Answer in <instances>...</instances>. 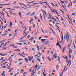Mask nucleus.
<instances>
[{
	"instance_id": "1",
	"label": "nucleus",
	"mask_w": 76,
	"mask_h": 76,
	"mask_svg": "<svg viewBox=\"0 0 76 76\" xmlns=\"http://www.w3.org/2000/svg\"><path fill=\"white\" fill-rule=\"evenodd\" d=\"M66 38L67 41H69V36L68 35H67V34H66Z\"/></svg>"
},
{
	"instance_id": "2",
	"label": "nucleus",
	"mask_w": 76,
	"mask_h": 76,
	"mask_svg": "<svg viewBox=\"0 0 76 76\" xmlns=\"http://www.w3.org/2000/svg\"><path fill=\"white\" fill-rule=\"evenodd\" d=\"M25 60L26 61V63H28V59H27V58H25Z\"/></svg>"
},
{
	"instance_id": "3",
	"label": "nucleus",
	"mask_w": 76,
	"mask_h": 76,
	"mask_svg": "<svg viewBox=\"0 0 76 76\" xmlns=\"http://www.w3.org/2000/svg\"><path fill=\"white\" fill-rule=\"evenodd\" d=\"M70 53H72V48H70L69 50V54H70Z\"/></svg>"
},
{
	"instance_id": "4",
	"label": "nucleus",
	"mask_w": 76,
	"mask_h": 76,
	"mask_svg": "<svg viewBox=\"0 0 76 76\" xmlns=\"http://www.w3.org/2000/svg\"><path fill=\"white\" fill-rule=\"evenodd\" d=\"M66 48V47H65L63 48V50H62V52H63V53H64V50H65V48Z\"/></svg>"
},
{
	"instance_id": "5",
	"label": "nucleus",
	"mask_w": 76,
	"mask_h": 76,
	"mask_svg": "<svg viewBox=\"0 0 76 76\" xmlns=\"http://www.w3.org/2000/svg\"><path fill=\"white\" fill-rule=\"evenodd\" d=\"M41 68V65H39L38 66L37 70H39Z\"/></svg>"
},
{
	"instance_id": "6",
	"label": "nucleus",
	"mask_w": 76,
	"mask_h": 76,
	"mask_svg": "<svg viewBox=\"0 0 76 76\" xmlns=\"http://www.w3.org/2000/svg\"><path fill=\"white\" fill-rule=\"evenodd\" d=\"M10 24L9 27H10V26H12V21H10Z\"/></svg>"
},
{
	"instance_id": "7",
	"label": "nucleus",
	"mask_w": 76,
	"mask_h": 76,
	"mask_svg": "<svg viewBox=\"0 0 76 76\" xmlns=\"http://www.w3.org/2000/svg\"><path fill=\"white\" fill-rule=\"evenodd\" d=\"M48 60H49V61H51V59H50V56H48Z\"/></svg>"
},
{
	"instance_id": "8",
	"label": "nucleus",
	"mask_w": 76,
	"mask_h": 76,
	"mask_svg": "<svg viewBox=\"0 0 76 76\" xmlns=\"http://www.w3.org/2000/svg\"><path fill=\"white\" fill-rule=\"evenodd\" d=\"M7 56V53H6L3 54V56Z\"/></svg>"
},
{
	"instance_id": "9",
	"label": "nucleus",
	"mask_w": 76,
	"mask_h": 76,
	"mask_svg": "<svg viewBox=\"0 0 76 76\" xmlns=\"http://www.w3.org/2000/svg\"><path fill=\"white\" fill-rule=\"evenodd\" d=\"M62 7H63V8H64V9H65V10H67V9H66V8H65V7H64V5H63L62 4Z\"/></svg>"
},
{
	"instance_id": "10",
	"label": "nucleus",
	"mask_w": 76,
	"mask_h": 76,
	"mask_svg": "<svg viewBox=\"0 0 76 76\" xmlns=\"http://www.w3.org/2000/svg\"><path fill=\"white\" fill-rule=\"evenodd\" d=\"M50 28L51 29V31H52V32H53V33L54 35H55V32H54V31L53 30V29H52V28Z\"/></svg>"
},
{
	"instance_id": "11",
	"label": "nucleus",
	"mask_w": 76,
	"mask_h": 76,
	"mask_svg": "<svg viewBox=\"0 0 76 76\" xmlns=\"http://www.w3.org/2000/svg\"><path fill=\"white\" fill-rule=\"evenodd\" d=\"M45 40H46V39H41V41H45Z\"/></svg>"
},
{
	"instance_id": "12",
	"label": "nucleus",
	"mask_w": 76,
	"mask_h": 76,
	"mask_svg": "<svg viewBox=\"0 0 76 76\" xmlns=\"http://www.w3.org/2000/svg\"><path fill=\"white\" fill-rule=\"evenodd\" d=\"M39 3H46V4L47 3V2H42V1H40Z\"/></svg>"
},
{
	"instance_id": "13",
	"label": "nucleus",
	"mask_w": 76,
	"mask_h": 76,
	"mask_svg": "<svg viewBox=\"0 0 76 76\" xmlns=\"http://www.w3.org/2000/svg\"><path fill=\"white\" fill-rule=\"evenodd\" d=\"M32 51H35V49L34 48H33L32 50H31Z\"/></svg>"
},
{
	"instance_id": "14",
	"label": "nucleus",
	"mask_w": 76,
	"mask_h": 76,
	"mask_svg": "<svg viewBox=\"0 0 76 76\" xmlns=\"http://www.w3.org/2000/svg\"><path fill=\"white\" fill-rule=\"evenodd\" d=\"M68 48H70V44L69 43H68Z\"/></svg>"
},
{
	"instance_id": "15",
	"label": "nucleus",
	"mask_w": 76,
	"mask_h": 76,
	"mask_svg": "<svg viewBox=\"0 0 76 76\" xmlns=\"http://www.w3.org/2000/svg\"><path fill=\"white\" fill-rule=\"evenodd\" d=\"M58 65H56V69H58Z\"/></svg>"
},
{
	"instance_id": "16",
	"label": "nucleus",
	"mask_w": 76,
	"mask_h": 76,
	"mask_svg": "<svg viewBox=\"0 0 76 76\" xmlns=\"http://www.w3.org/2000/svg\"><path fill=\"white\" fill-rule=\"evenodd\" d=\"M2 36H6V35H7L6 34H3L2 35Z\"/></svg>"
},
{
	"instance_id": "17",
	"label": "nucleus",
	"mask_w": 76,
	"mask_h": 76,
	"mask_svg": "<svg viewBox=\"0 0 76 76\" xmlns=\"http://www.w3.org/2000/svg\"><path fill=\"white\" fill-rule=\"evenodd\" d=\"M38 54H39V56H41V53L40 52L38 53Z\"/></svg>"
},
{
	"instance_id": "18",
	"label": "nucleus",
	"mask_w": 76,
	"mask_h": 76,
	"mask_svg": "<svg viewBox=\"0 0 76 76\" xmlns=\"http://www.w3.org/2000/svg\"><path fill=\"white\" fill-rule=\"evenodd\" d=\"M73 46H74V47H75V48H76V46H75V43H74H74H73Z\"/></svg>"
},
{
	"instance_id": "19",
	"label": "nucleus",
	"mask_w": 76,
	"mask_h": 76,
	"mask_svg": "<svg viewBox=\"0 0 76 76\" xmlns=\"http://www.w3.org/2000/svg\"><path fill=\"white\" fill-rule=\"evenodd\" d=\"M63 71H62V72L61 73L60 75H61V76H62V75H63Z\"/></svg>"
},
{
	"instance_id": "20",
	"label": "nucleus",
	"mask_w": 76,
	"mask_h": 76,
	"mask_svg": "<svg viewBox=\"0 0 76 76\" xmlns=\"http://www.w3.org/2000/svg\"><path fill=\"white\" fill-rule=\"evenodd\" d=\"M38 75H40V74H41V72H40V71H39V72H38Z\"/></svg>"
},
{
	"instance_id": "21",
	"label": "nucleus",
	"mask_w": 76,
	"mask_h": 76,
	"mask_svg": "<svg viewBox=\"0 0 76 76\" xmlns=\"http://www.w3.org/2000/svg\"><path fill=\"white\" fill-rule=\"evenodd\" d=\"M61 39L62 41H63V36H61Z\"/></svg>"
},
{
	"instance_id": "22",
	"label": "nucleus",
	"mask_w": 76,
	"mask_h": 76,
	"mask_svg": "<svg viewBox=\"0 0 76 76\" xmlns=\"http://www.w3.org/2000/svg\"><path fill=\"white\" fill-rule=\"evenodd\" d=\"M24 42V43H25V42H26V41L25 40H22V42Z\"/></svg>"
},
{
	"instance_id": "23",
	"label": "nucleus",
	"mask_w": 76,
	"mask_h": 76,
	"mask_svg": "<svg viewBox=\"0 0 76 76\" xmlns=\"http://www.w3.org/2000/svg\"><path fill=\"white\" fill-rule=\"evenodd\" d=\"M1 75H2V76H5V74H4V73H2V74H1Z\"/></svg>"
},
{
	"instance_id": "24",
	"label": "nucleus",
	"mask_w": 76,
	"mask_h": 76,
	"mask_svg": "<svg viewBox=\"0 0 76 76\" xmlns=\"http://www.w3.org/2000/svg\"><path fill=\"white\" fill-rule=\"evenodd\" d=\"M64 39L66 40V35H64Z\"/></svg>"
},
{
	"instance_id": "25",
	"label": "nucleus",
	"mask_w": 76,
	"mask_h": 76,
	"mask_svg": "<svg viewBox=\"0 0 76 76\" xmlns=\"http://www.w3.org/2000/svg\"><path fill=\"white\" fill-rule=\"evenodd\" d=\"M73 15H75V16H76V14L75 13H73L72 14V16H73Z\"/></svg>"
},
{
	"instance_id": "26",
	"label": "nucleus",
	"mask_w": 76,
	"mask_h": 76,
	"mask_svg": "<svg viewBox=\"0 0 76 76\" xmlns=\"http://www.w3.org/2000/svg\"><path fill=\"white\" fill-rule=\"evenodd\" d=\"M26 35V33L25 32H24L23 33V35Z\"/></svg>"
},
{
	"instance_id": "27",
	"label": "nucleus",
	"mask_w": 76,
	"mask_h": 76,
	"mask_svg": "<svg viewBox=\"0 0 76 76\" xmlns=\"http://www.w3.org/2000/svg\"><path fill=\"white\" fill-rule=\"evenodd\" d=\"M27 5L28 6V7H31V6H32L31 5L27 4Z\"/></svg>"
},
{
	"instance_id": "28",
	"label": "nucleus",
	"mask_w": 76,
	"mask_h": 76,
	"mask_svg": "<svg viewBox=\"0 0 76 76\" xmlns=\"http://www.w3.org/2000/svg\"><path fill=\"white\" fill-rule=\"evenodd\" d=\"M32 14H33V15H34L35 14V12H34L32 13Z\"/></svg>"
},
{
	"instance_id": "29",
	"label": "nucleus",
	"mask_w": 76,
	"mask_h": 76,
	"mask_svg": "<svg viewBox=\"0 0 76 76\" xmlns=\"http://www.w3.org/2000/svg\"><path fill=\"white\" fill-rule=\"evenodd\" d=\"M0 6H5V4H0Z\"/></svg>"
},
{
	"instance_id": "30",
	"label": "nucleus",
	"mask_w": 76,
	"mask_h": 76,
	"mask_svg": "<svg viewBox=\"0 0 76 76\" xmlns=\"http://www.w3.org/2000/svg\"><path fill=\"white\" fill-rule=\"evenodd\" d=\"M19 15L20 16H21V13H20V12L18 13Z\"/></svg>"
},
{
	"instance_id": "31",
	"label": "nucleus",
	"mask_w": 76,
	"mask_h": 76,
	"mask_svg": "<svg viewBox=\"0 0 76 76\" xmlns=\"http://www.w3.org/2000/svg\"><path fill=\"white\" fill-rule=\"evenodd\" d=\"M59 10L60 11H61V12H63V13H64V11H62V10Z\"/></svg>"
},
{
	"instance_id": "32",
	"label": "nucleus",
	"mask_w": 76,
	"mask_h": 76,
	"mask_svg": "<svg viewBox=\"0 0 76 76\" xmlns=\"http://www.w3.org/2000/svg\"><path fill=\"white\" fill-rule=\"evenodd\" d=\"M29 37H30V35H29L27 37V38H29Z\"/></svg>"
},
{
	"instance_id": "33",
	"label": "nucleus",
	"mask_w": 76,
	"mask_h": 76,
	"mask_svg": "<svg viewBox=\"0 0 76 76\" xmlns=\"http://www.w3.org/2000/svg\"><path fill=\"white\" fill-rule=\"evenodd\" d=\"M4 67L5 68V69H6V67L4 66H3V67H2V68H4Z\"/></svg>"
},
{
	"instance_id": "34",
	"label": "nucleus",
	"mask_w": 76,
	"mask_h": 76,
	"mask_svg": "<svg viewBox=\"0 0 76 76\" xmlns=\"http://www.w3.org/2000/svg\"><path fill=\"white\" fill-rule=\"evenodd\" d=\"M51 4H52V5L53 6H54V7L55 6V5H54V4H53V3H52Z\"/></svg>"
},
{
	"instance_id": "35",
	"label": "nucleus",
	"mask_w": 76,
	"mask_h": 76,
	"mask_svg": "<svg viewBox=\"0 0 76 76\" xmlns=\"http://www.w3.org/2000/svg\"><path fill=\"white\" fill-rule=\"evenodd\" d=\"M43 7H45V8H47V7H46V6H45V5H43Z\"/></svg>"
},
{
	"instance_id": "36",
	"label": "nucleus",
	"mask_w": 76,
	"mask_h": 76,
	"mask_svg": "<svg viewBox=\"0 0 76 76\" xmlns=\"http://www.w3.org/2000/svg\"><path fill=\"white\" fill-rule=\"evenodd\" d=\"M56 45H58V46H59L60 45L58 43H57Z\"/></svg>"
},
{
	"instance_id": "37",
	"label": "nucleus",
	"mask_w": 76,
	"mask_h": 76,
	"mask_svg": "<svg viewBox=\"0 0 76 76\" xmlns=\"http://www.w3.org/2000/svg\"><path fill=\"white\" fill-rule=\"evenodd\" d=\"M4 60V59L3 58V57H2L1 58V60Z\"/></svg>"
},
{
	"instance_id": "38",
	"label": "nucleus",
	"mask_w": 76,
	"mask_h": 76,
	"mask_svg": "<svg viewBox=\"0 0 76 76\" xmlns=\"http://www.w3.org/2000/svg\"><path fill=\"white\" fill-rule=\"evenodd\" d=\"M7 16H8V18H10V16H9V15H8V13H7Z\"/></svg>"
},
{
	"instance_id": "39",
	"label": "nucleus",
	"mask_w": 76,
	"mask_h": 76,
	"mask_svg": "<svg viewBox=\"0 0 76 76\" xmlns=\"http://www.w3.org/2000/svg\"><path fill=\"white\" fill-rule=\"evenodd\" d=\"M64 58H65V59H67V58H67V56H66V57H64Z\"/></svg>"
},
{
	"instance_id": "40",
	"label": "nucleus",
	"mask_w": 76,
	"mask_h": 76,
	"mask_svg": "<svg viewBox=\"0 0 76 76\" xmlns=\"http://www.w3.org/2000/svg\"><path fill=\"white\" fill-rule=\"evenodd\" d=\"M61 20H64V19H63V18L61 17Z\"/></svg>"
},
{
	"instance_id": "41",
	"label": "nucleus",
	"mask_w": 76,
	"mask_h": 76,
	"mask_svg": "<svg viewBox=\"0 0 76 76\" xmlns=\"http://www.w3.org/2000/svg\"><path fill=\"white\" fill-rule=\"evenodd\" d=\"M72 2H71V7H72Z\"/></svg>"
},
{
	"instance_id": "42",
	"label": "nucleus",
	"mask_w": 76,
	"mask_h": 76,
	"mask_svg": "<svg viewBox=\"0 0 76 76\" xmlns=\"http://www.w3.org/2000/svg\"><path fill=\"white\" fill-rule=\"evenodd\" d=\"M34 38V37H32L31 38L30 40H32Z\"/></svg>"
},
{
	"instance_id": "43",
	"label": "nucleus",
	"mask_w": 76,
	"mask_h": 76,
	"mask_svg": "<svg viewBox=\"0 0 76 76\" xmlns=\"http://www.w3.org/2000/svg\"><path fill=\"white\" fill-rule=\"evenodd\" d=\"M17 51H18L19 52L20 51V50H19V49H17Z\"/></svg>"
},
{
	"instance_id": "44",
	"label": "nucleus",
	"mask_w": 76,
	"mask_h": 76,
	"mask_svg": "<svg viewBox=\"0 0 76 76\" xmlns=\"http://www.w3.org/2000/svg\"><path fill=\"white\" fill-rule=\"evenodd\" d=\"M33 27L34 28H35V24L33 25Z\"/></svg>"
},
{
	"instance_id": "45",
	"label": "nucleus",
	"mask_w": 76,
	"mask_h": 76,
	"mask_svg": "<svg viewBox=\"0 0 76 76\" xmlns=\"http://www.w3.org/2000/svg\"><path fill=\"white\" fill-rule=\"evenodd\" d=\"M18 44H19V45H22V43H18Z\"/></svg>"
},
{
	"instance_id": "46",
	"label": "nucleus",
	"mask_w": 76,
	"mask_h": 76,
	"mask_svg": "<svg viewBox=\"0 0 76 76\" xmlns=\"http://www.w3.org/2000/svg\"><path fill=\"white\" fill-rule=\"evenodd\" d=\"M10 4H5V6L7 5H10Z\"/></svg>"
},
{
	"instance_id": "47",
	"label": "nucleus",
	"mask_w": 76,
	"mask_h": 76,
	"mask_svg": "<svg viewBox=\"0 0 76 76\" xmlns=\"http://www.w3.org/2000/svg\"><path fill=\"white\" fill-rule=\"evenodd\" d=\"M67 16H68V19H69L70 20H70V18H69V15H67Z\"/></svg>"
},
{
	"instance_id": "48",
	"label": "nucleus",
	"mask_w": 76,
	"mask_h": 76,
	"mask_svg": "<svg viewBox=\"0 0 76 76\" xmlns=\"http://www.w3.org/2000/svg\"><path fill=\"white\" fill-rule=\"evenodd\" d=\"M69 57H71V55H70V53H69Z\"/></svg>"
},
{
	"instance_id": "49",
	"label": "nucleus",
	"mask_w": 76,
	"mask_h": 76,
	"mask_svg": "<svg viewBox=\"0 0 76 76\" xmlns=\"http://www.w3.org/2000/svg\"><path fill=\"white\" fill-rule=\"evenodd\" d=\"M22 64V62H20L19 64V65H21V64Z\"/></svg>"
},
{
	"instance_id": "50",
	"label": "nucleus",
	"mask_w": 76,
	"mask_h": 76,
	"mask_svg": "<svg viewBox=\"0 0 76 76\" xmlns=\"http://www.w3.org/2000/svg\"><path fill=\"white\" fill-rule=\"evenodd\" d=\"M57 55L56 54H54V55H53V57H55V56H57Z\"/></svg>"
},
{
	"instance_id": "51",
	"label": "nucleus",
	"mask_w": 76,
	"mask_h": 76,
	"mask_svg": "<svg viewBox=\"0 0 76 76\" xmlns=\"http://www.w3.org/2000/svg\"><path fill=\"white\" fill-rule=\"evenodd\" d=\"M12 35H13V34H9V36H10V37H11V36H12Z\"/></svg>"
},
{
	"instance_id": "52",
	"label": "nucleus",
	"mask_w": 76,
	"mask_h": 76,
	"mask_svg": "<svg viewBox=\"0 0 76 76\" xmlns=\"http://www.w3.org/2000/svg\"><path fill=\"white\" fill-rule=\"evenodd\" d=\"M12 70H13V68L11 69V70H10V72H11V71H12Z\"/></svg>"
},
{
	"instance_id": "53",
	"label": "nucleus",
	"mask_w": 76,
	"mask_h": 76,
	"mask_svg": "<svg viewBox=\"0 0 76 76\" xmlns=\"http://www.w3.org/2000/svg\"><path fill=\"white\" fill-rule=\"evenodd\" d=\"M70 4H69L68 6V7H70Z\"/></svg>"
},
{
	"instance_id": "54",
	"label": "nucleus",
	"mask_w": 76,
	"mask_h": 76,
	"mask_svg": "<svg viewBox=\"0 0 76 76\" xmlns=\"http://www.w3.org/2000/svg\"><path fill=\"white\" fill-rule=\"evenodd\" d=\"M42 32L43 34L44 33V30L43 29H42Z\"/></svg>"
},
{
	"instance_id": "55",
	"label": "nucleus",
	"mask_w": 76,
	"mask_h": 76,
	"mask_svg": "<svg viewBox=\"0 0 76 76\" xmlns=\"http://www.w3.org/2000/svg\"><path fill=\"white\" fill-rule=\"evenodd\" d=\"M0 55H1V56H3V53H1L0 54Z\"/></svg>"
},
{
	"instance_id": "56",
	"label": "nucleus",
	"mask_w": 76,
	"mask_h": 76,
	"mask_svg": "<svg viewBox=\"0 0 76 76\" xmlns=\"http://www.w3.org/2000/svg\"><path fill=\"white\" fill-rule=\"evenodd\" d=\"M5 46H6V45L5 44L4 45H3V48H5V47H5Z\"/></svg>"
},
{
	"instance_id": "57",
	"label": "nucleus",
	"mask_w": 76,
	"mask_h": 76,
	"mask_svg": "<svg viewBox=\"0 0 76 76\" xmlns=\"http://www.w3.org/2000/svg\"><path fill=\"white\" fill-rule=\"evenodd\" d=\"M51 10H52V11L53 13H54V11H53L52 9H51Z\"/></svg>"
},
{
	"instance_id": "58",
	"label": "nucleus",
	"mask_w": 76,
	"mask_h": 76,
	"mask_svg": "<svg viewBox=\"0 0 76 76\" xmlns=\"http://www.w3.org/2000/svg\"><path fill=\"white\" fill-rule=\"evenodd\" d=\"M20 60H22V59H18L19 61H20Z\"/></svg>"
},
{
	"instance_id": "59",
	"label": "nucleus",
	"mask_w": 76,
	"mask_h": 76,
	"mask_svg": "<svg viewBox=\"0 0 76 76\" xmlns=\"http://www.w3.org/2000/svg\"><path fill=\"white\" fill-rule=\"evenodd\" d=\"M19 42H22V40H20Z\"/></svg>"
},
{
	"instance_id": "60",
	"label": "nucleus",
	"mask_w": 76,
	"mask_h": 76,
	"mask_svg": "<svg viewBox=\"0 0 76 76\" xmlns=\"http://www.w3.org/2000/svg\"><path fill=\"white\" fill-rule=\"evenodd\" d=\"M54 10L55 11V12H56V13L57 12V10H56L55 9H54Z\"/></svg>"
},
{
	"instance_id": "61",
	"label": "nucleus",
	"mask_w": 76,
	"mask_h": 76,
	"mask_svg": "<svg viewBox=\"0 0 76 76\" xmlns=\"http://www.w3.org/2000/svg\"><path fill=\"white\" fill-rule=\"evenodd\" d=\"M6 72V71H4L3 72V73H5V72Z\"/></svg>"
},
{
	"instance_id": "62",
	"label": "nucleus",
	"mask_w": 76,
	"mask_h": 76,
	"mask_svg": "<svg viewBox=\"0 0 76 76\" xmlns=\"http://www.w3.org/2000/svg\"><path fill=\"white\" fill-rule=\"evenodd\" d=\"M2 10H3V11H5V8H4Z\"/></svg>"
},
{
	"instance_id": "63",
	"label": "nucleus",
	"mask_w": 76,
	"mask_h": 76,
	"mask_svg": "<svg viewBox=\"0 0 76 76\" xmlns=\"http://www.w3.org/2000/svg\"><path fill=\"white\" fill-rule=\"evenodd\" d=\"M41 38H42V37H40L39 38V40H40V39H41Z\"/></svg>"
},
{
	"instance_id": "64",
	"label": "nucleus",
	"mask_w": 76,
	"mask_h": 76,
	"mask_svg": "<svg viewBox=\"0 0 76 76\" xmlns=\"http://www.w3.org/2000/svg\"><path fill=\"white\" fill-rule=\"evenodd\" d=\"M37 60H38V61H40L41 60L40 59H39L38 58L37 59Z\"/></svg>"
}]
</instances>
